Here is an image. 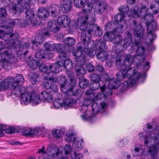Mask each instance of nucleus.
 <instances>
[{
  "instance_id": "37",
  "label": "nucleus",
  "mask_w": 159,
  "mask_h": 159,
  "mask_svg": "<svg viewBox=\"0 0 159 159\" xmlns=\"http://www.w3.org/2000/svg\"><path fill=\"white\" fill-rule=\"evenodd\" d=\"M136 81L134 79H128V80L124 81L122 85V89L125 91L129 87L132 86L136 83Z\"/></svg>"
},
{
  "instance_id": "10",
  "label": "nucleus",
  "mask_w": 159,
  "mask_h": 159,
  "mask_svg": "<svg viewBox=\"0 0 159 159\" xmlns=\"http://www.w3.org/2000/svg\"><path fill=\"white\" fill-rule=\"evenodd\" d=\"M7 47L10 46H6L5 43L0 40V57L2 61L13 59L11 51L12 48L7 49Z\"/></svg>"
},
{
  "instance_id": "39",
  "label": "nucleus",
  "mask_w": 159,
  "mask_h": 159,
  "mask_svg": "<svg viewBox=\"0 0 159 159\" xmlns=\"http://www.w3.org/2000/svg\"><path fill=\"white\" fill-rule=\"evenodd\" d=\"M93 4H92L90 3H89V2L88 3L85 4H84L82 6V11L84 13L86 14H84L85 15H87V14H89L91 12L93 9ZM83 14H83L82 15H81L80 16H82ZM88 16H89V15Z\"/></svg>"
},
{
  "instance_id": "18",
  "label": "nucleus",
  "mask_w": 159,
  "mask_h": 159,
  "mask_svg": "<svg viewBox=\"0 0 159 159\" xmlns=\"http://www.w3.org/2000/svg\"><path fill=\"white\" fill-rule=\"evenodd\" d=\"M72 5L71 0H61L60 2V7L63 13H66L70 10Z\"/></svg>"
},
{
  "instance_id": "44",
  "label": "nucleus",
  "mask_w": 159,
  "mask_h": 159,
  "mask_svg": "<svg viewBox=\"0 0 159 159\" xmlns=\"http://www.w3.org/2000/svg\"><path fill=\"white\" fill-rule=\"evenodd\" d=\"M64 44L66 46L71 47L74 45L75 43V40L73 38L68 37L64 39Z\"/></svg>"
},
{
  "instance_id": "26",
  "label": "nucleus",
  "mask_w": 159,
  "mask_h": 159,
  "mask_svg": "<svg viewBox=\"0 0 159 159\" xmlns=\"http://www.w3.org/2000/svg\"><path fill=\"white\" fill-rule=\"evenodd\" d=\"M37 16L40 20H45L48 18L49 14L48 13L47 9L42 7L39 9Z\"/></svg>"
},
{
  "instance_id": "62",
  "label": "nucleus",
  "mask_w": 159,
  "mask_h": 159,
  "mask_svg": "<svg viewBox=\"0 0 159 159\" xmlns=\"http://www.w3.org/2000/svg\"><path fill=\"white\" fill-rule=\"evenodd\" d=\"M96 71L102 74L105 73V69L104 67L102 65H98L95 66V70Z\"/></svg>"
},
{
  "instance_id": "6",
  "label": "nucleus",
  "mask_w": 159,
  "mask_h": 159,
  "mask_svg": "<svg viewBox=\"0 0 159 159\" xmlns=\"http://www.w3.org/2000/svg\"><path fill=\"white\" fill-rule=\"evenodd\" d=\"M10 32L6 31L4 34V31L2 30H0V40H4L5 44L7 45L10 47H7V49L11 48V47L14 48H17L21 44V42L20 40H18L19 36L17 33H13L10 34Z\"/></svg>"
},
{
  "instance_id": "33",
  "label": "nucleus",
  "mask_w": 159,
  "mask_h": 159,
  "mask_svg": "<svg viewBox=\"0 0 159 159\" xmlns=\"http://www.w3.org/2000/svg\"><path fill=\"white\" fill-rule=\"evenodd\" d=\"M75 70L77 78H83V76L86 73V71L85 68L80 66L76 65L75 67Z\"/></svg>"
},
{
  "instance_id": "27",
  "label": "nucleus",
  "mask_w": 159,
  "mask_h": 159,
  "mask_svg": "<svg viewBox=\"0 0 159 159\" xmlns=\"http://www.w3.org/2000/svg\"><path fill=\"white\" fill-rule=\"evenodd\" d=\"M58 24L57 21L51 20L48 22L47 27H48L49 30L55 33L58 31L60 29Z\"/></svg>"
},
{
  "instance_id": "21",
  "label": "nucleus",
  "mask_w": 159,
  "mask_h": 159,
  "mask_svg": "<svg viewBox=\"0 0 159 159\" xmlns=\"http://www.w3.org/2000/svg\"><path fill=\"white\" fill-rule=\"evenodd\" d=\"M153 133H151L150 136L153 139L154 143L153 145L157 149H159V126H157L155 129L153 130Z\"/></svg>"
},
{
  "instance_id": "64",
  "label": "nucleus",
  "mask_w": 159,
  "mask_h": 159,
  "mask_svg": "<svg viewBox=\"0 0 159 159\" xmlns=\"http://www.w3.org/2000/svg\"><path fill=\"white\" fill-rule=\"evenodd\" d=\"M49 69L47 66L44 64H41L39 66V70L42 72H46Z\"/></svg>"
},
{
  "instance_id": "63",
  "label": "nucleus",
  "mask_w": 159,
  "mask_h": 159,
  "mask_svg": "<svg viewBox=\"0 0 159 159\" xmlns=\"http://www.w3.org/2000/svg\"><path fill=\"white\" fill-rule=\"evenodd\" d=\"M17 128L11 126L5 129V132L8 134H12L17 132Z\"/></svg>"
},
{
  "instance_id": "60",
  "label": "nucleus",
  "mask_w": 159,
  "mask_h": 159,
  "mask_svg": "<svg viewBox=\"0 0 159 159\" xmlns=\"http://www.w3.org/2000/svg\"><path fill=\"white\" fill-rule=\"evenodd\" d=\"M47 77V79L49 80H53L56 81L57 80V78L53 75V72L50 71L49 72H47L45 73Z\"/></svg>"
},
{
  "instance_id": "50",
  "label": "nucleus",
  "mask_w": 159,
  "mask_h": 159,
  "mask_svg": "<svg viewBox=\"0 0 159 159\" xmlns=\"http://www.w3.org/2000/svg\"><path fill=\"white\" fill-rule=\"evenodd\" d=\"M13 62V59L9 60L2 61V66L3 68L6 70H10L11 67L12 63Z\"/></svg>"
},
{
  "instance_id": "7",
  "label": "nucleus",
  "mask_w": 159,
  "mask_h": 159,
  "mask_svg": "<svg viewBox=\"0 0 159 159\" xmlns=\"http://www.w3.org/2000/svg\"><path fill=\"white\" fill-rule=\"evenodd\" d=\"M121 36L119 35H116V33L114 39L111 41L115 43L118 44L116 48V53L117 54L120 53L125 50L132 42V36L129 32H125V38L123 39H121Z\"/></svg>"
},
{
  "instance_id": "32",
  "label": "nucleus",
  "mask_w": 159,
  "mask_h": 159,
  "mask_svg": "<svg viewBox=\"0 0 159 159\" xmlns=\"http://www.w3.org/2000/svg\"><path fill=\"white\" fill-rule=\"evenodd\" d=\"M107 85L110 88H108L107 86H106V88L108 89H111V90L112 89H117L120 85V81H119L116 79H110Z\"/></svg>"
},
{
  "instance_id": "20",
  "label": "nucleus",
  "mask_w": 159,
  "mask_h": 159,
  "mask_svg": "<svg viewBox=\"0 0 159 159\" xmlns=\"http://www.w3.org/2000/svg\"><path fill=\"white\" fill-rule=\"evenodd\" d=\"M43 37L39 33V34L36 36L34 39L32 41V48L33 50L35 51L39 49V45H41L44 40Z\"/></svg>"
},
{
  "instance_id": "42",
  "label": "nucleus",
  "mask_w": 159,
  "mask_h": 159,
  "mask_svg": "<svg viewBox=\"0 0 159 159\" xmlns=\"http://www.w3.org/2000/svg\"><path fill=\"white\" fill-rule=\"evenodd\" d=\"M68 58H61L59 57V60H57V62L56 63L57 65L59 66L60 68H61V67L65 66L66 65V62H67V64L70 63V61L68 60Z\"/></svg>"
},
{
  "instance_id": "23",
  "label": "nucleus",
  "mask_w": 159,
  "mask_h": 159,
  "mask_svg": "<svg viewBox=\"0 0 159 159\" xmlns=\"http://www.w3.org/2000/svg\"><path fill=\"white\" fill-rule=\"evenodd\" d=\"M101 74L100 81L102 84L101 88V90L103 91L105 89L110 79L109 78L108 74L106 72H105V73Z\"/></svg>"
},
{
  "instance_id": "11",
  "label": "nucleus",
  "mask_w": 159,
  "mask_h": 159,
  "mask_svg": "<svg viewBox=\"0 0 159 159\" xmlns=\"http://www.w3.org/2000/svg\"><path fill=\"white\" fill-rule=\"evenodd\" d=\"M133 24L135 25V27H134L133 30L134 33L136 36L134 38V41L133 42L132 44V48L134 49H136V55L139 56V30L138 28H136V26L137 22L135 20H133Z\"/></svg>"
},
{
  "instance_id": "41",
  "label": "nucleus",
  "mask_w": 159,
  "mask_h": 159,
  "mask_svg": "<svg viewBox=\"0 0 159 159\" xmlns=\"http://www.w3.org/2000/svg\"><path fill=\"white\" fill-rule=\"evenodd\" d=\"M91 100L92 102V112L93 114H95L101 111V108L98 103L94 102V100H93L92 99Z\"/></svg>"
},
{
  "instance_id": "53",
  "label": "nucleus",
  "mask_w": 159,
  "mask_h": 159,
  "mask_svg": "<svg viewBox=\"0 0 159 159\" xmlns=\"http://www.w3.org/2000/svg\"><path fill=\"white\" fill-rule=\"evenodd\" d=\"M100 82H92V84L90 85V88L91 89H93L94 91L98 89L99 88H101L102 84Z\"/></svg>"
},
{
  "instance_id": "16",
  "label": "nucleus",
  "mask_w": 159,
  "mask_h": 159,
  "mask_svg": "<svg viewBox=\"0 0 159 159\" xmlns=\"http://www.w3.org/2000/svg\"><path fill=\"white\" fill-rule=\"evenodd\" d=\"M19 23L21 27L31 28L35 26L38 25L40 23V22L38 20H35L34 22L33 20L29 21L25 19H23L20 20Z\"/></svg>"
},
{
  "instance_id": "34",
  "label": "nucleus",
  "mask_w": 159,
  "mask_h": 159,
  "mask_svg": "<svg viewBox=\"0 0 159 159\" xmlns=\"http://www.w3.org/2000/svg\"><path fill=\"white\" fill-rule=\"evenodd\" d=\"M117 26H118V25L114 21L108 22L105 26V30L107 31H113L116 32Z\"/></svg>"
},
{
  "instance_id": "2",
  "label": "nucleus",
  "mask_w": 159,
  "mask_h": 159,
  "mask_svg": "<svg viewBox=\"0 0 159 159\" xmlns=\"http://www.w3.org/2000/svg\"><path fill=\"white\" fill-rule=\"evenodd\" d=\"M24 81L23 76L18 74L16 76L15 80L12 77L6 78L3 81L0 80V88L4 89H11V94L17 96L20 95V103L23 104L27 102V98L25 97L28 96V91L30 90L20 86V84Z\"/></svg>"
},
{
  "instance_id": "58",
  "label": "nucleus",
  "mask_w": 159,
  "mask_h": 159,
  "mask_svg": "<svg viewBox=\"0 0 159 159\" xmlns=\"http://www.w3.org/2000/svg\"><path fill=\"white\" fill-rule=\"evenodd\" d=\"M49 31V30L48 27L47 28L43 27L40 30L39 33L43 36H49L50 34Z\"/></svg>"
},
{
  "instance_id": "59",
  "label": "nucleus",
  "mask_w": 159,
  "mask_h": 159,
  "mask_svg": "<svg viewBox=\"0 0 159 159\" xmlns=\"http://www.w3.org/2000/svg\"><path fill=\"white\" fill-rule=\"evenodd\" d=\"M74 134L70 132V133L69 132L68 133H66V135L65 137V140L67 142H70L72 141V139L74 138V137H75L74 136Z\"/></svg>"
},
{
  "instance_id": "46",
  "label": "nucleus",
  "mask_w": 159,
  "mask_h": 159,
  "mask_svg": "<svg viewBox=\"0 0 159 159\" xmlns=\"http://www.w3.org/2000/svg\"><path fill=\"white\" fill-rule=\"evenodd\" d=\"M56 46V44L52 42H47L44 44V48L46 51H52L55 49Z\"/></svg>"
},
{
  "instance_id": "61",
  "label": "nucleus",
  "mask_w": 159,
  "mask_h": 159,
  "mask_svg": "<svg viewBox=\"0 0 159 159\" xmlns=\"http://www.w3.org/2000/svg\"><path fill=\"white\" fill-rule=\"evenodd\" d=\"M70 158L71 159H84V156L82 154L75 152L71 154Z\"/></svg>"
},
{
  "instance_id": "28",
  "label": "nucleus",
  "mask_w": 159,
  "mask_h": 159,
  "mask_svg": "<svg viewBox=\"0 0 159 159\" xmlns=\"http://www.w3.org/2000/svg\"><path fill=\"white\" fill-rule=\"evenodd\" d=\"M116 33V32L113 31H107L105 33L102 38H101L99 39L102 40V42H104L106 44V41H112L114 39Z\"/></svg>"
},
{
  "instance_id": "17",
  "label": "nucleus",
  "mask_w": 159,
  "mask_h": 159,
  "mask_svg": "<svg viewBox=\"0 0 159 159\" xmlns=\"http://www.w3.org/2000/svg\"><path fill=\"white\" fill-rule=\"evenodd\" d=\"M57 21L60 26L66 27L69 26L70 22V19L67 16L62 15L58 18Z\"/></svg>"
},
{
  "instance_id": "40",
  "label": "nucleus",
  "mask_w": 159,
  "mask_h": 159,
  "mask_svg": "<svg viewBox=\"0 0 159 159\" xmlns=\"http://www.w3.org/2000/svg\"><path fill=\"white\" fill-rule=\"evenodd\" d=\"M48 68L50 71H52L55 74L59 73V71L61 70V68H60L56 63L49 64L48 65Z\"/></svg>"
},
{
  "instance_id": "57",
  "label": "nucleus",
  "mask_w": 159,
  "mask_h": 159,
  "mask_svg": "<svg viewBox=\"0 0 159 159\" xmlns=\"http://www.w3.org/2000/svg\"><path fill=\"white\" fill-rule=\"evenodd\" d=\"M86 0H74V5L77 8H80L83 6Z\"/></svg>"
},
{
  "instance_id": "52",
  "label": "nucleus",
  "mask_w": 159,
  "mask_h": 159,
  "mask_svg": "<svg viewBox=\"0 0 159 159\" xmlns=\"http://www.w3.org/2000/svg\"><path fill=\"white\" fill-rule=\"evenodd\" d=\"M29 46V43H24L23 44L20 45L19 47V50H22L24 52V55L26 56L28 53V51L27 50Z\"/></svg>"
},
{
  "instance_id": "5",
  "label": "nucleus",
  "mask_w": 159,
  "mask_h": 159,
  "mask_svg": "<svg viewBox=\"0 0 159 159\" xmlns=\"http://www.w3.org/2000/svg\"><path fill=\"white\" fill-rule=\"evenodd\" d=\"M58 83L60 86L61 91L67 95L75 96L77 93L74 91L76 88L75 86L77 81L74 78H71L69 83L67 82L66 77L65 76L61 75L59 77Z\"/></svg>"
},
{
  "instance_id": "38",
  "label": "nucleus",
  "mask_w": 159,
  "mask_h": 159,
  "mask_svg": "<svg viewBox=\"0 0 159 159\" xmlns=\"http://www.w3.org/2000/svg\"><path fill=\"white\" fill-rule=\"evenodd\" d=\"M133 60V58L130 55H127L123 61V66L126 68H128L131 65Z\"/></svg>"
},
{
  "instance_id": "8",
  "label": "nucleus",
  "mask_w": 159,
  "mask_h": 159,
  "mask_svg": "<svg viewBox=\"0 0 159 159\" xmlns=\"http://www.w3.org/2000/svg\"><path fill=\"white\" fill-rule=\"evenodd\" d=\"M75 96L67 95L65 94L64 100L60 98L55 99L53 101L52 103L54 107L59 109L64 105V108L67 109L68 107L72 106L74 103L75 102L76 100L74 97Z\"/></svg>"
},
{
  "instance_id": "56",
  "label": "nucleus",
  "mask_w": 159,
  "mask_h": 159,
  "mask_svg": "<svg viewBox=\"0 0 159 159\" xmlns=\"http://www.w3.org/2000/svg\"><path fill=\"white\" fill-rule=\"evenodd\" d=\"M39 76V75L38 73H33L30 79V81L33 84H36L38 83V79Z\"/></svg>"
},
{
  "instance_id": "4",
  "label": "nucleus",
  "mask_w": 159,
  "mask_h": 159,
  "mask_svg": "<svg viewBox=\"0 0 159 159\" xmlns=\"http://www.w3.org/2000/svg\"><path fill=\"white\" fill-rule=\"evenodd\" d=\"M29 91L28 93V96L26 95L25 97L27 98V102L23 103V104L26 105L29 102L32 105L34 106L40 102L41 100L50 102L52 100L53 97V94L48 93L45 90H42L39 96L35 92H33L31 88H30Z\"/></svg>"
},
{
  "instance_id": "55",
  "label": "nucleus",
  "mask_w": 159,
  "mask_h": 159,
  "mask_svg": "<svg viewBox=\"0 0 159 159\" xmlns=\"http://www.w3.org/2000/svg\"><path fill=\"white\" fill-rule=\"evenodd\" d=\"M35 56L36 58L39 59L44 58L45 57V52L43 50L37 51L35 53Z\"/></svg>"
},
{
  "instance_id": "31",
  "label": "nucleus",
  "mask_w": 159,
  "mask_h": 159,
  "mask_svg": "<svg viewBox=\"0 0 159 159\" xmlns=\"http://www.w3.org/2000/svg\"><path fill=\"white\" fill-rule=\"evenodd\" d=\"M47 9L49 16L55 17L58 16V8L55 5H52Z\"/></svg>"
},
{
  "instance_id": "15",
  "label": "nucleus",
  "mask_w": 159,
  "mask_h": 159,
  "mask_svg": "<svg viewBox=\"0 0 159 159\" xmlns=\"http://www.w3.org/2000/svg\"><path fill=\"white\" fill-rule=\"evenodd\" d=\"M103 93H95L94 94V96L92 98L93 100H101L102 98H106L107 96L111 95L112 93V90L111 89H108L105 88V89L103 91L101 90Z\"/></svg>"
},
{
  "instance_id": "24",
  "label": "nucleus",
  "mask_w": 159,
  "mask_h": 159,
  "mask_svg": "<svg viewBox=\"0 0 159 159\" xmlns=\"http://www.w3.org/2000/svg\"><path fill=\"white\" fill-rule=\"evenodd\" d=\"M23 9V11H25V17L27 19L30 20H33L35 21V20H38L36 18H35V15L34 10V9L27 8L25 9V7Z\"/></svg>"
},
{
  "instance_id": "35",
  "label": "nucleus",
  "mask_w": 159,
  "mask_h": 159,
  "mask_svg": "<svg viewBox=\"0 0 159 159\" xmlns=\"http://www.w3.org/2000/svg\"><path fill=\"white\" fill-rule=\"evenodd\" d=\"M56 150H58V148H57L55 145H51L48 146L46 152L49 155H54L55 154L56 155H58L59 154V152H56Z\"/></svg>"
},
{
  "instance_id": "45",
  "label": "nucleus",
  "mask_w": 159,
  "mask_h": 159,
  "mask_svg": "<svg viewBox=\"0 0 159 159\" xmlns=\"http://www.w3.org/2000/svg\"><path fill=\"white\" fill-rule=\"evenodd\" d=\"M76 139V137H74L73 139V144H75V149L77 151H79L81 150L83 148V140L81 139V141H75Z\"/></svg>"
},
{
  "instance_id": "30",
  "label": "nucleus",
  "mask_w": 159,
  "mask_h": 159,
  "mask_svg": "<svg viewBox=\"0 0 159 159\" xmlns=\"http://www.w3.org/2000/svg\"><path fill=\"white\" fill-rule=\"evenodd\" d=\"M89 56L87 53H84L83 55L79 57L75 58L76 65L82 66L84 65L85 62L89 60Z\"/></svg>"
},
{
  "instance_id": "13",
  "label": "nucleus",
  "mask_w": 159,
  "mask_h": 159,
  "mask_svg": "<svg viewBox=\"0 0 159 159\" xmlns=\"http://www.w3.org/2000/svg\"><path fill=\"white\" fill-rule=\"evenodd\" d=\"M84 30L83 32L82 33L80 37L81 42L80 43V44L84 46V47H85L86 48H90L91 47L89 46V43L91 38V34L86 30Z\"/></svg>"
},
{
  "instance_id": "29",
  "label": "nucleus",
  "mask_w": 159,
  "mask_h": 159,
  "mask_svg": "<svg viewBox=\"0 0 159 159\" xmlns=\"http://www.w3.org/2000/svg\"><path fill=\"white\" fill-rule=\"evenodd\" d=\"M5 20V23H3V24L4 25H0V26L2 27V28L4 27L5 26L7 27L6 30L8 31V32H11L13 31V29L12 27L14 26L15 22L13 20L9 18L8 19H7L6 20Z\"/></svg>"
},
{
  "instance_id": "14",
  "label": "nucleus",
  "mask_w": 159,
  "mask_h": 159,
  "mask_svg": "<svg viewBox=\"0 0 159 159\" xmlns=\"http://www.w3.org/2000/svg\"><path fill=\"white\" fill-rule=\"evenodd\" d=\"M139 7L138 6L135 5L134 6H133L132 7H131L130 10V7L128 5H123L121 8V7L119 8V11L124 15L125 13H127L129 11L133 15H137V16H139L138 13V10Z\"/></svg>"
},
{
  "instance_id": "19",
  "label": "nucleus",
  "mask_w": 159,
  "mask_h": 159,
  "mask_svg": "<svg viewBox=\"0 0 159 159\" xmlns=\"http://www.w3.org/2000/svg\"><path fill=\"white\" fill-rule=\"evenodd\" d=\"M57 52H59V57L64 58H68V53L66 50V48L64 45L60 44H56L55 48Z\"/></svg>"
},
{
  "instance_id": "25",
  "label": "nucleus",
  "mask_w": 159,
  "mask_h": 159,
  "mask_svg": "<svg viewBox=\"0 0 159 159\" xmlns=\"http://www.w3.org/2000/svg\"><path fill=\"white\" fill-rule=\"evenodd\" d=\"M24 7L21 6V4H15L11 7L10 11L12 13L13 15H19L20 13L23 11Z\"/></svg>"
},
{
  "instance_id": "9",
  "label": "nucleus",
  "mask_w": 159,
  "mask_h": 159,
  "mask_svg": "<svg viewBox=\"0 0 159 159\" xmlns=\"http://www.w3.org/2000/svg\"><path fill=\"white\" fill-rule=\"evenodd\" d=\"M95 47L99 51L96 55L97 58L102 61L105 60L107 58L105 52L107 51V48L106 44L104 42H102V40L98 39L95 44Z\"/></svg>"
},
{
  "instance_id": "47",
  "label": "nucleus",
  "mask_w": 159,
  "mask_h": 159,
  "mask_svg": "<svg viewBox=\"0 0 159 159\" xmlns=\"http://www.w3.org/2000/svg\"><path fill=\"white\" fill-rule=\"evenodd\" d=\"M83 48H85L84 47V46L81 45V46H80L78 47V49L75 50L73 51L72 52L73 54L75 57V58L80 57L83 55L84 53H83L81 51V49Z\"/></svg>"
},
{
  "instance_id": "22",
  "label": "nucleus",
  "mask_w": 159,
  "mask_h": 159,
  "mask_svg": "<svg viewBox=\"0 0 159 159\" xmlns=\"http://www.w3.org/2000/svg\"><path fill=\"white\" fill-rule=\"evenodd\" d=\"M107 7L106 2L104 1H101L96 4L94 10L97 14H101L105 11Z\"/></svg>"
},
{
  "instance_id": "12",
  "label": "nucleus",
  "mask_w": 159,
  "mask_h": 159,
  "mask_svg": "<svg viewBox=\"0 0 159 159\" xmlns=\"http://www.w3.org/2000/svg\"><path fill=\"white\" fill-rule=\"evenodd\" d=\"M124 69L126 77L129 79H134L136 82V80L139 78V72H138L137 68L132 67L128 69Z\"/></svg>"
},
{
  "instance_id": "1",
  "label": "nucleus",
  "mask_w": 159,
  "mask_h": 159,
  "mask_svg": "<svg viewBox=\"0 0 159 159\" xmlns=\"http://www.w3.org/2000/svg\"><path fill=\"white\" fill-rule=\"evenodd\" d=\"M142 6L140 10V18L145 20L147 26V33L145 36V30L143 26L140 24V84L143 82L146 77V73L150 67L149 62L147 61L146 58L148 52L154 50V45L152 43L157 36L153 34L156 29L157 23L152 20L153 16L151 14H148L146 6L145 3H141Z\"/></svg>"
},
{
  "instance_id": "3",
  "label": "nucleus",
  "mask_w": 159,
  "mask_h": 159,
  "mask_svg": "<svg viewBox=\"0 0 159 159\" xmlns=\"http://www.w3.org/2000/svg\"><path fill=\"white\" fill-rule=\"evenodd\" d=\"M96 20L94 17H92L87 15L83 14L80 16L77 19V23L73 25L75 27H78L82 30H86L91 34H93L96 36H99L103 34V30L96 25L90 24L94 23Z\"/></svg>"
},
{
  "instance_id": "54",
  "label": "nucleus",
  "mask_w": 159,
  "mask_h": 159,
  "mask_svg": "<svg viewBox=\"0 0 159 159\" xmlns=\"http://www.w3.org/2000/svg\"><path fill=\"white\" fill-rule=\"evenodd\" d=\"M90 79L92 82H100V75L96 73H92L90 75Z\"/></svg>"
},
{
  "instance_id": "43",
  "label": "nucleus",
  "mask_w": 159,
  "mask_h": 159,
  "mask_svg": "<svg viewBox=\"0 0 159 159\" xmlns=\"http://www.w3.org/2000/svg\"><path fill=\"white\" fill-rule=\"evenodd\" d=\"M125 16L124 15L121 13L117 14L115 16L114 22H115L118 25L120 23H121L122 22H123V23H124V19Z\"/></svg>"
},
{
  "instance_id": "49",
  "label": "nucleus",
  "mask_w": 159,
  "mask_h": 159,
  "mask_svg": "<svg viewBox=\"0 0 159 159\" xmlns=\"http://www.w3.org/2000/svg\"><path fill=\"white\" fill-rule=\"evenodd\" d=\"M79 85L80 88L85 89L88 87L89 85V81L86 79H80L79 81Z\"/></svg>"
},
{
  "instance_id": "48",
  "label": "nucleus",
  "mask_w": 159,
  "mask_h": 159,
  "mask_svg": "<svg viewBox=\"0 0 159 159\" xmlns=\"http://www.w3.org/2000/svg\"><path fill=\"white\" fill-rule=\"evenodd\" d=\"M41 131V129H39V128H36L34 129H27V132L24 133V135L25 136L32 135L36 134Z\"/></svg>"
},
{
  "instance_id": "51",
  "label": "nucleus",
  "mask_w": 159,
  "mask_h": 159,
  "mask_svg": "<svg viewBox=\"0 0 159 159\" xmlns=\"http://www.w3.org/2000/svg\"><path fill=\"white\" fill-rule=\"evenodd\" d=\"M117 80L119 81L122 80L126 76V74L124 72V69L121 68V70L116 75Z\"/></svg>"
},
{
  "instance_id": "36",
  "label": "nucleus",
  "mask_w": 159,
  "mask_h": 159,
  "mask_svg": "<svg viewBox=\"0 0 159 159\" xmlns=\"http://www.w3.org/2000/svg\"><path fill=\"white\" fill-rule=\"evenodd\" d=\"M40 63L41 61L40 59H33L29 61L28 64L30 68L34 69L39 66Z\"/></svg>"
}]
</instances>
